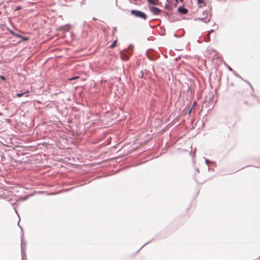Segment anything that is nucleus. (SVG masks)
Here are the masks:
<instances>
[{
	"instance_id": "1",
	"label": "nucleus",
	"mask_w": 260,
	"mask_h": 260,
	"mask_svg": "<svg viewBox=\"0 0 260 260\" xmlns=\"http://www.w3.org/2000/svg\"><path fill=\"white\" fill-rule=\"evenodd\" d=\"M131 13L135 16L142 18L144 20L147 18V16L145 13L138 10H132Z\"/></svg>"
},
{
	"instance_id": "2",
	"label": "nucleus",
	"mask_w": 260,
	"mask_h": 260,
	"mask_svg": "<svg viewBox=\"0 0 260 260\" xmlns=\"http://www.w3.org/2000/svg\"><path fill=\"white\" fill-rule=\"evenodd\" d=\"M120 57L122 60L125 61L127 60L129 58V55H127L125 51L121 52Z\"/></svg>"
},
{
	"instance_id": "3",
	"label": "nucleus",
	"mask_w": 260,
	"mask_h": 260,
	"mask_svg": "<svg viewBox=\"0 0 260 260\" xmlns=\"http://www.w3.org/2000/svg\"><path fill=\"white\" fill-rule=\"evenodd\" d=\"M151 11L154 14H158L159 12H160V9H159L158 8L152 7L151 8Z\"/></svg>"
},
{
	"instance_id": "4",
	"label": "nucleus",
	"mask_w": 260,
	"mask_h": 260,
	"mask_svg": "<svg viewBox=\"0 0 260 260\" xmlns=\"http://www.w3.org/2000/svg\"><path fill=\"white\" fill-rule=\"evenodd\" d=\"M178 11L183 14H185L187 13L188 10L183 7H180L178 8Z\"/></svg>"
},
{
	"instance_id": "5",
	"label": "nucleus",
	"mask_w": 260,
	"mask_h": 260,
	"mask_svg": "<svg viewBox=\"0 0 260 260\" xmlns=\"http://www.w3.org/2000/svg\"><path fill=\"white\" fill-rule=\"evenodd\" d=\"M147 1L150 4H152L154 5H157L158 0H147Z\"/></svg>"
},
{
	"instance_id": "6",
	"label": "nucleus",
	"mask_w": 260,
	"mask_h": 260,
	"mask_svg": "<svg viewBox=\"0 0 260 260\" xmlns=\"http://www.w3.org/2000/svg\"><path fill=\"white\" fill-rule=\"evenodd\" d=\"M198 19L200 20L201 21H204L205 22H207L210 21V18H208L207 17H205V18L202 17V18H199Z\"/></svg>"
},
{
	"instance_id": "7",
	"label": "nucleus",
	"mask_w": 260,
	"mask_h": 260,
	"mask_svg": "<svg viewBox=\"0 0 260 260\" xmlns=\"http://www.w3.org/2000/svg\"><path fill=\"white\" fill-rule=\"evenodd\" d=\"M198 3L200 5V7L205 6V3L204 0H198Z\"/></svg>"
},
{
	"instance_id": "8",
	"label": "nucleus",
	"mask_w": 260,
	"mask_h": 260,
	"mask_svg": "<svg viewBox=\"0 0 260 260\" xmlns=\"http://www.w3.org/2000/svg\"><path fill=\"white\" fill-rule=\"evenodd\" d=\"M116 44H117V40H115L113 43L111 45V46H110V47L111 48H113L114 47H115L116 46Z\"/></svg>"
},
{
	"instance_id": "9",
	"label": "nucleus",
	"mask_w": 260,
	"mask_h": 260,
	"mask_svg": "<svg viewBox=\"0 0 260 260\" xmlns=\"http://www.w3.org/2000/svg\"><path fill=\"white\" fill-rule=\"evenodd\" d=\"M11 34L12 35H13L14 36H16V37H17L18 38H22V37L21 36L19 35L18 34H17L15 33L14 31H11Z\"/></svg>"
},
{
	"instance_id": "10",
	"label": "nucleus",
	"mask_w": 260,
	"mask_h": 260,
	"mask_svg": "<svg viewBox=\"0 0 260 260\" xmlns=\"http://www.w3.org/2000/svg\"><path fill=\"white\" fill-rule=\"evenodd\" d=\"M23 94H24V93H17L16 94V95L17 97L20 98V97L22 96Z\"/></svg>"
},
{
	"instance_id": "11",
	"label": "nucleus",
	"mask_w": 260,
	"mask_h": 260,
	"mask_svg": "<svg viewBox=\"0 0 260 260\" xmlns=\"http://www.w3.org/2000/svg\"><path fill=\"white\" fill-rule=\"evenodd\" d=\"M22 38V40H24V41H27V40H28V38H23V37H22V38Z\"/></svg>"
},
{
	"instance_id": "12",
	"label": "nucleus",
	"mask_w": 260,
	"mask_h": 260,
	"mask_svg": "<svg viewBox=\"0 0 260 260\" xmlns=\"http://www.w3.org/2000/svg\"><path fill=\"white\" fill-rule=\"evenodd\" d=\"M21 9V7H17L16 9V10H19Z\"/></svg>"
},
{
	"instance_id": "13",
	"label": "nucleus",
	"mask_w": 260,
	"mask_h": 260,
	"mask_svg": "<svg viewBox=\"0 0 260 260\" xmlns=\"http://www.w3.org/2000/svg\"><path fill=\"white\" fill-rule=\"evenodd\" d=\"M1 79H2L3 80H5V77H4V76H1Z\"/></svg>"
},
{
	"instance_id": "14",
	"label": "nucleus",
	"mask_w": 260,
	"mask_h": 260,
	"mask_svg": "<svg viewBox=\"0 0 260 260\" xmlns=\"http://www.w3.org/2000/svg\"><path fill=\"white\" fill-rule=\"evenodd\" d=\"M78 78V77L73 78H71L70 80H73V79H76V78Z\"/></svg>"
},
{
	"instance_id": "15",
	"label": "nucleus",
	"mask_w": 260,
	"mask_h": 260,
	"mask_svg": "<svg viewBox=\"0 0 260 260\" xmlns=\"http://www.w3.org/2000/svg\"><path fill=\"white\" fill-rule=\"evenodd\" d=\"M175 1L177 3L178 2V1L177 0H175Z\"/></svg>"
}]
</instances>
